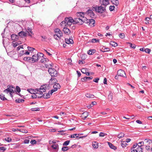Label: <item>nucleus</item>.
<instances>
[{
	"instance_id": "c03bdc74",
	"label": "nucleus",
	"mask_w": 152,
	"mask_h": 152,
	"mask_svg": "<svg viewBox=\"0 0 152 152\" xmlns=\"http://www.w3.org/2000/svg\"><path fill=\"white\" fill-rule=\"evenodd\" d=\"M119 36L120 38L123 39L124 38L125 35L124 34L121 33L119 35Z\"/></svg>"
},
{
	"instance_id": "20e7f679",
	"label": "nucleus",
	"mask_w": 152,
	"mask_h": 152,
	"mask_svg": "<svg viewBox=\"0 0 152 152\" xmlns=\"http://www.w3.org/2000/svg\"><path fill=\"white\" fill-rule=\"evenodd\" d=\"M55 34L53 35L54 38L58 40L63 36L62 31L58 28H56L54 29Z\"/></svg>"
},
{
	"instance_id": "c9c22d12",
	"label": "nucleus",
	"mask_w": 152,
	"mask_h": 152,
	"mask_svg": "<svg viewBox=\"0 0 152 152\" xmlns=\"http://www.w3.org/2000/svg\"><path fill=\"white\" fill-rule=\"evenodd\" d=\"M136 150L137 152H142V148L141 147H137Z\"/></svg>"
},
{
	"instance_id": "338daca9",
	"label": "nucleus",
	"mask_w": 152,
	"mask_h": 152,
	"mask_svg": "<svg viewBox=\"0 0 152 152\" xmlns=\"http://www.w3.org/2000/svg\"><path fill=\"white\" fill-rule=\"evenodd\" d=\"M77 75H78V76L79 77H80L81 75V73L80 72H79L78 71H77Z\"/></svg>"
},
{
	"instance_id": "4d7b16f0",
	"label": "nucleus",
	"mask_w": 152,
	"mask_h": 152,
	"mask_svg": "<svg viewBox=\"0 0 152 152\" xmlns=\"http://www.w3.org/2000/svg\"><path fill=\"white\" fill-rule=\"evenodd\" d=\"M27 91L31 93H34V90L32 89H28Z\"/></svg>"
},
{
	"instance_id": "2eb2a0df",
	"label": "nucleus",
	"mask_w": 152,
	"mask_h": 152,
	"mask_svg": "<svg viewBox=\"0 0 152 152\" xmlns=\"http://www.w3.org/2000/svg\"><path fill=\"white\" fill-rule=\"evenodd\" d=\"M65 42L66 43L68 44H73V41L72 40V37H70L69 39L66 38L65 39Z\"/></svg>"
},
{
	"instance_id": "0e129e2a",
	"label": "nucleus",
	"mask_w": 152,
	"mask_h": 152,
	"mask_svg": "<svg viewBox=\"0 0 152 152\" xmlns=\"http://www.w3.org/2000/svg\"><path fill=\"white\" fill-rule=\"evenodd\" d=\"M103 83L104 84H107V79L106 78H104Z\"/></svg>"
},
{
	"instance_id": "412c9836",
	"label": "nucleus",
	"mask_w": 152,
	"mask_h": 152,
	"mask_svg": "<svg viewBox=\"0 0 152 152\" xmlns=\"http://www.w3.org/2000/svg\"><path fill=\"white\" fill-rule=\"evenodd\" d=\"M88 113L87 112H84L82 115L83 118L85 120L88 116Z\"/></svg>"
},
{
	"instance_id": "680f3d73",
	"label": "nucleus",
	"mask_w": 152,
	"mask_h": 152,
	"mask_svg": "<svg viewBox=\"0 0 152 152\" xmlns=\"http://www.w3.org/2000/svg\"><path fill=\"white\" fill-rule=\"evenodd\" d=\"M29 140H24V143L25 144H28L29 142Z\"/></svg>"
},
{
	"instance_id": "a211bd4d",
	"label": "nucleus",
	"mask_w": 152,
	"mask_h": 152,
	"mask_svg": "<svg viewBox=\"0 0 152 152\" xmlns=\"http://www.w3.org/2000/svg\"><path fill=\"white\" fill-rule=\"evenodd\" d=\"M107 143H108V144L109 146L110 147L114 150H115L117 149V148L114 145L112 144L110 142H107Z\"/></svg>"
},
{
	"instance_id": "f704fd0d",
	"label": "nucleus",
	"mask_w": 152,
	"mask_h": 152,
	"mask_svg": "<svg viewBox=\"0 0 152 152\" xmlns=\"http://www.w3.org/2000/svg\"><path fill=\"white\" fill-rule=\"evenodd\" d=\"M144 141H142L139 142L137 144L138 145V147H141L142 146H143L144 145Z\"/></svg>"
},
{
	"instance_id": "603ef678",
	"label": "nucleus",
	"mask_w": 152,
	"mask_h": 152,
	"mask_svg": "<svg viewBox=\"0 0 152 152\" xmlns=\"http://www.w3.org/2000/svg\"><path fill=\"white\" fill-rule=\"evenodd\" d=\"M31 97L32 98L35 99L37 98L36 93L32 95L31 96Z\"/></svg>"
},
{
	"instance_id": "6ab92c4d",
	"label": "nucleus",
	"mask_w": 152,
	"mask_h": 152,
	"mask_svg": "<svg viewBox=\"0 0 152 152\" xmlns=\"http://www.w3.org/2000/svg\"><path fill=\"white\" fill-rule=\"evenodd\" d=\"M57 82V80L54 77H52L50 79V81L49 82L51 84H53V83H56Z\"/></svg>"
},
{
	"instance_id": "4be33fe9",
	"label": "nucleus",
	"mask_w": 152,
	"mask_h": 152,
	"mask_svg": "<svg viewBox=\"0 0 152 152\" xmlns=\"http://www.w3.org/2000/svg\"><path fill=\"white\" fill-rule=\"evenodd\" d=\"M11 37L12 39L14 40H17L18 39V36L16 35L15 34H13L12 35Z\"/></svg>"
},
{
	"instance_id": "aec40b11",
	"label": "nucleus",
	"mask_w": 152,
	"mask_h": 152,
	"mask_svg": "<svg viewBox=\"0 0 152 152\" xmlns=\"http://www.w3.org/2000/svg\"><path fill=\"white\" fill-rule=\"evenodd\" d=\"M93 78V77L92 76L90 77H85L81 79L82 81H87L88 80H90Z\"/></svg>"
},
{
	"instance_id": "b1692460",
	"label": "nucleus",
	"mask_w": 152,
	"mask_h": 152,
	"mask_svg": "<svg viewBox=\"0 0 152 152\" xmlns=\"http://www.w3.org/2000/svg\"><path fill=\"white\" fill-rule=\"evenodd\" d=\"M92 145L94 148L96 149L98 147V143L96 142H93Z\"/></svg>"
},
{
	"instance_id": "9b49d317",
	"label": "nucleus",
	"mask_w": 152,
	"mask_h": 152,
	"mask_svg": "<svg viewBox=\"0 0 152 152\" xmlns=\"http://www.w3.org/2000/svg\"><path fill=\"white\" fill-rule=\"evenodd\" d=\"M117 75H118V76H122L123 77H126V75L125 72L121 69L118 70L117 73Z\"/></svg>"
},
{
	"instance_id": "72a5a7b5",
	"label": "nucleus",
	"mask_w": 152,
	"mask_h": 152,
	"mask_svg": "<svg viewBox=\"0 0 152 152\" xmlns=\"http://www.w3.org/2000/svg\"><path fill=\"white\" fill-rule=\"evenodd\" d=\"M0 97L1 100H7V99L5 97L4 94H1L0 95Z\"/></svg>"
},
{
	"instance_id": "e433bc0d",
	"label": "nucleus",
	"mask_w": 152,
	"mask_h": 152,
	"mask_svg": "<svg viewBox=\"0 0 152 152\" xmlns=\"http://www.w3.org/2000/svg\"><path fill=\"white\" fill-rule=\"evenodd\" d=\"M69 149L68 147L65 146L63 147L62 148V150L63 151H67Z\"/></svg>"
},
{
	"instance_id": "39448f33",
	"label": "nucleus",
	"mask_w": 152,
	"mask_h": 152,
	"mask_svg": "<svg viewBox=\"0 0 152 152\" xmlns=\"http://www.w3.org/2000/svg\"><path fill=\"white\" fill-rule=\"evenodd\" d=\"M144 144L145 146L146 149L148 151L150 150L151 146L152 145V141L149 139H146L144 140Z\"/></svg>"
},
{
	"instance_id": "bb28decb",
	"label": "nucleus",
	"mask_w": 152,
	"mask_h": 152,
	"mask_svg": "<svg viewBox=\"0 0 152 152\" xmlns=\"http://www.w3.org/2000/svg\"><path fill=\"white\" fill-rule=\"evenodd\" d=\"M86 97L89 98H93L94 97V95L89 93L86 94Z\"/></svg>"
},
{
	"instance_id": "864d4df0",
	"label": "nucleus",
	"mask_w": 152,
	"mask_h": 152,
	"mask_svg": "<svg viewBox=\"0 0 152 152\" xmlns=\"http://www.w3.org/2000/svg\"><path fill=\"white\" fill-rule=\"evenodd\" d=\"M115 7L114 6H111L110 7V10L111 11H113L114 10Z\"/></svg>"
},
{
	"instance_id": "423d86ee",
	"label": "nucleus",
	"mask_w": 152,
	"mask_h": 152,
	"mask_svg": "<svg viewBox=\"0 0 152 152\" xmlns=\"http://www.w3.org/2000/svg\"><path fill=\"white\" fill-rule=\"evenodd\" d=\"M92 10H95L96 12L100 13H104L106 11L105 7H102V6L93 7H92Z\"/></svg>"
},
{
	"instance_id": "c85d7f7f",
	"label": "nucleus",
	"mask_w": 152,
	"mask_h": 152,
	"mask_svg": "<svg viewBox=\"0 0 152 152\" xmlns=\"http://www.w3.org/2000/svg\"><path fill=\"white\" fill-rule=\"evenodd\" d=\"M111 1L112 2L113 4H115L116 5H118L119 4V1L118 0H111Z\"/></svg>"
},
{
	"instance_id": "bf43d9fd",
	"label": "nucleus",
	"mask_w": 152,
	"mask_h": 152,
	"mask_svg": "<svg viewBox=\"0 0 152 152\" xmlns=\"http://www.w3.org/2000/svg\"><path fill=\"white\" fill-rule=\"evenodd\" d=\"M6 150V148L4 147H0V150H2L3 151H4Z\"/></svg>"
},
{
	"instance_id": "69168bd1",
	"label": "nucleus",
	"mask_w": 152,
	"mask_h": 152,
	"mask_svg": "<svg viewBox=\"0 0 152 152\" xmlns=\"http://www.w3.org/2000/svg\"><path fill=\"white\" fill-rule=\"evenodd\" d=\"M46 52V53L49 56H51L52 55V54H50V53L48 52L47 50H44Z\"/></svg>"
},
{
	"instance_id": "5fc2aeb1",
	"label": "nucleus",
	"mask_w": 152,
	"mask_h": 152,
	"mask_svg": "<svg viewBox=\"0 0 152 152\" xmlns=\"http://www.w3.org/2000/svg\"><path fill=\"white\" fill-rule=\"evenodd\" d=\"M28 50L30 51H33L34 49V48L30 47H28Z\"/></svg>"
},
{
	"instance_id": "f3484780",
	"label": "nucleus",
	"mask_w": 152,
	"mask_h": 152,
	"mask_svg": "<svg viewBox=\"0 0 152 152\" xmlns=\"http://www.w3.org/2000/svg\"><path fill=\"white\" fill-rule=\"evenodd\" d=\"M18 35L19 36L21 37H26L27 35V33H26V32H24L23 31H21L19 32L18 33Z\"/></svg>"
},
{
	"instance_id": "7c9ffc66",
	"label": "nucleus",
	"mask_w": 152,
	"mask_h": 152,
	"mask_svg": "<svg viewBox=\"0 0 152 152\" xmlns=\"http://www.w3.org/2000/svg\"><path fill=\"white\" fill-rule=\"evenodd\" d=\"M31 60V57H24L23 58L24 60L29 62H30Z\"/></svg>"
},
{
	"instance_id": "393cba45",
	"label": "nucleus",
	"mask_w": 152,
	"mask_h": 152,
	"mask_svg": "<svg viewBox=\"0 0 152 152\" xmlns=\"http://www.w3.org/2000/svg\"><path fill=\"white\" fill-rule=\"evenodd\" d=\"M51 147L53 148V149L56 150L58 149V144H55L52 145L51 146Z\"/></svg>"
},
{
	"instance_id": "09e8293b",
	"label": "nucleus",
	"mask_w": 152,
	"mask_h": 152,
	"mask_svg": "<svg viewBox=\"0 0 152 152\" xmlns=\"http://www.w3.org/2000/svg\"><path fill=\"white\" fill-rule=\"evenodd\" d=\"M87 69L83 68L81 70V71L82 73L84 74H86L87 72Z\"/></svg>"
},
{
	"instance_id": "6e6d98bb",
	"label": "nucleus",
	"mask_w": 152,
	"mask_h": 152,
	"mask_svg": "<svg viewBox=\"0 0 152 152\" xmlns=\"http://www.w3.org/2000/svg\"><path fill=\"white\" fill-rule=\"evenodd\" d=\"M16 89L17 91L18 92H20V88L18 86H17L16 87Z\"/></svg>"
},
{
	"instance_id": "f257e3e1",
	"label": "nucleus",
	"mask_w": 152,
	"mask_h": 152,
	"mask_svg": "<svg viewBox=\"0 0 152 152\" xmlns=\"http://www.w3.org/2000/svg\"><path fill=\"white\" fill-rule=\"evenodd\" d=\"M75 18L74 20L72 17H69V18H65V20L62 21L61 23V26H70L72 25V23L73 24H76L78 23L80 24V17H77Z\"/></svg>"
},
{
	"instance_id": "79ce46f5",
	"label": "nucleus",
	"mask_w": 152,
	"mask_h": 152,
	"mask_svg": "<svg viewBox=\"0 0 152 152\" xmlns=\"http://www.w3.org/2000/svg\"><path fill=\"white\" fill-rule=\"evenodd\" d=\"M127 145L126 142L123 141L121 143V145L123 148L126 147Z\"/></svg>"
},
{
	"instance_id": "3c124183",
	"label": "nucleus",
	"mask_w": 152,
	"mask_h": 152,
	"mask_svg": "<svg viewBox=\"0 0 152 152\" xmlns=\"http://www.w3.org/2000/svg\"><path fill=\"white\" fill-rule=\"evenodd\" d=\"M30 143L32 145L36 144L37 142L35 140H33L31 141Z\"/></svg>"
},
{
	"instance_id": "774afa93",
	"label": "nucleus",
	"mask_w": 152,
	"mask_h": 152,
	"mask_svg": "<svg viewBox=\"0 0 152 152\" xmlns=\"http://www.w3.org/2000/svg\"><path fill=\"white\" fill-rule=\"evenodd\" d=\"M136 122L137 123L139 124H141L142 123V122L141 121L139 120H137L136 121Z\"/></svg>"
},
{
	"instance_id": "c756f323",
	"label": "nucleus",
	"mask_w": 152,
	"mask_h": 152,
	"mask_svg": "<svg viewBox=\"0 0 152 152\" xmlns=\"http://www.w3.org/2000/svg\"><path fill=\"white\" fill-rule=\"evenodd\" d=\"M110 44L112 46H114V47L117 46L118 45V44L116 43L113 41H111L110 42Z\"/></svg>"
},
{
	"instance_id": "2f4dec72",
	"label": "nucleus",
	"mask_w": 152,
	"mask_h": 152,
	"mask_svg": "<svg viewBox=\"0 0 152 152\" xmlns=\"http://www.w3.org/2000/svg\"><path fill=\"white\" fill-rule=\"evenodd\" d=\"M20 43H18V42H15L14 41H13L12 42V45L14 47H16L18 45H19L20 44Z\"/></svg>"
},
{
	"instance_id": "49530a36",
	"label": "nucleus",
	"mask_w": 152,
	"mask_h": 152,
	"mask_svg": "<svg viewBox=\"0 0 152 152\" xmlns=\"http://www.w3.org/2000/svg\"><path fill=\"white\" fill-rule=\"evenodd\" d=\"M128 43L130 45V47H131L132 48H135L136 45L135 44H132V43L129 42Z\"/></svg>"
},
{
	"instance_id": "37998d69",
	"label": "nucleus",
	"mask_w": 152,
	"mask_h": 152,
	"mask_svg": "<svg viewBox=\"0 0 152 152\" xmlns=\"http://www.w3.org/2000/svg\"><path fill=\"white\" fill-rule=\"evenodd\" d=\"M5 141H7L8 142H10L12 141V139L10 137H7L5 138Z\"/></svg>"
},
{
	"instance_id": "dca6fc26",
	"label": "nucleus",
	"mask_w": 152,
	"mask_h": 152,
	"mask_svg": "<svg viewBox=\"0 0 152 152\" xmlns=\"http://www.w3.org/2000/svg\"><path fill=\"white\" fill-rule=\"evenodd\" d=\"M51 91H50L48 92V93H45L44 94H43V97L45 99H46L50 97V95H51L52 94H50Z\"/></svg>"
},
{
	"instance_id": "f8f14e48",
	"label": "nucleus",
	"mask_w": 152,
	"mask_h": 152,
	"mask_svg": "<svg viewBox=\"0 0 152 152\" xmlns=\"http://www.w3.org/2000/svg\"><path fill=\"white\" fill-rule=\"evenodd\" d=\"M31 61L32 62H34L36 61H37L39 59V54L38 53L37 55H33L32 57H31Z\"/></svg>"
},
{
	"instance_id": "58836bf2",
	"label": "nucleus",
	"mask_w": 152,
	"mask_h": 152,
	"mask_svg": "<svg viewBox=\"0 0 152 152\" xmlns=\"http://www.w3.org/2000/svg\"><path fill=\"white\" fill-rule=\"evenodd\" d=\"M99 39H93L91 40V42L92 43L99 42Z\"/></svg>"
},
{
	"instance_id": "13d9d810",
	"label": "nucleus",
	"mask_w": 152,
	"mask_h": 152,
	"mask_svg": "<svg viewBox=\"0 0 152 152\" xmlns=\"http://www.w3.org/2000/svg\"><path fill=\"white\" fill-rule=\"evenodd\" d=\"M21 132L26 133H28V131L26 129H22L21 130Z\"/></svg>"
},
{
	"instance_id": "7ed1b4c3",
	"label": "nucleus",
	"mask_w": 152,
	"mask_h": 152,
	"mask_svg": "<svg viewBox=\"0 0 152 152\" xmlns=\"http://www.w3.org/2000/svg\"><path fill=\"white\" fill-rule=\"evenodd\" d=\"M46 88L45 85L41 86L39 88H37L35 89V91H37L38 92L36 93L37 96L38 98H40L43 97V92L46 91Z\"/></svg>"
},
{
	"instance_id": "a18cd8bd",
	"label": "nucleus",
	"mask_w": 152,
	"mask_h": 152,
	"mask_svg": "<svg viewBox=\"0 0 152 152\" xmlns=\"http://www.w3.org/2000/svg\"><path fill=\"white\" fill-rule=\"evenodd\" d=\"M47 60H48V59L46 58H43V59H41V62L42 63H45V62L47 61Z\"/></svg>"
},
{
	"instance_id": "f03ea898",
	"label": "nucleus",
	"mask_w": 152,
	"mask_h": 152,
	"mask_svg": "<svg viewBox=\"0 0 152 152\" xmlns=\"http://www.w3.org/2000/svg\"><path fill=\"white\" fill-rule=\"evenodd\" d=\"M76 15L77 17H80V24L82 25L83 23H88L91 26L93 25L95 23V21L93 19H87L86 18L84 17V14L83 12H78L76 13Z\"/></svg>"
},
{
	"instance_id": "ddd939ff",
	"label": "nucleus",
	"mask_w": 152,
	"mask_h": 152,
	"mask_svg": "<svg viewBox=\"0 0 152 152\" xmlns=\"http://www.w3.org/2000/svg\"><path fill=\"white\" fill-rule=\"evenodd\" d=\"M109 0H99L100 3L102 5L106 6L109 4Z\"/></svg>"
},
{
	"instance_id": "ea45409f",
	"label": "nucleus",
	"mask_w": 152,
	"mask_h": 152,
	"mask_svg": "<svg viewBox=\"0 0 152 152\" xmlns=\"http://www.w3.org/2000/svg\"><path fill=\"white\" fill-rule=\"evenodd\" d=\"M107 135V134L104 132H101L99 134V136L100 137H103Z\"/></svg>"
},
{
	"instance_id": "0eeeda50",
	"label": "nucleus",
	"mask_w": 152,
	"mask_h": 152,
	"mask_svg": "<svg viewBox=\"0 0 152 152\" xmlns=\"http://www.w3.org/2000/svg\"><path fill=\"white\" fill-rule=\"evenodd\" d=\"M14 87L12 86L11 87L10 86L8 85L7 86V88L6 89L4 90V92L8 94L9 93L10 96L12 97L13 96L12 94L14 93L15 91L13 89Z\"/></svg>"
},
{
	"instance_id": "e2e57ef3",
	"label": "nucleus",
	"mask_w": 152,
	"mask_h": 152,
	"mask_svg": "<svg viewBox=\"0 0 152 152\" xmlns=\"http://www.w3.org/2000/svg\"><path fill=\"white\" fill-rule=\"evenodd\" d=\"M86 57V55H84L82 56L81 57L82 59L83 60H84L85 59Z\"/></svg>"
},
{
	"instance_id": "1a4fd4ad",
	"label": "nucleus",
	"mask_w": 152,
	"mask_h": 152,
	"mask_svg": "<svg viewBox=\"0 0 152 152\" xmlns=\"http://www.w3.org/2000/svg\"><path fill=\"white\" fill-rule=\"evenodd\" d=\"M83 13L84 15L89 16L91 18H94L96 17L95 15L91 10H88L85 13Z\"/></svg>"
},
{
	"instance_id": "de8ad7c7",
	"label": "nucleus",
	"mask_w": 152,
	"mask_h": 152,
	"mask_svg": "<svg viewBox=\"0 0 152 152\" xmlns=\"http://www.w3.org/2000/svg\"><path fill=\"white\" fill-rule=\"evenodd\" d=\"M151 51V50L148 48H146L144 50V51L148 53H149Z\"/></svg>"
},
{
	"instance_id": "4c0bfd02",
	"label": "nucleus",
	"mask_w": 152,
	"mask_h": 152,
	"mask_svg": "<svg viewBox=\"0 0 152 152\" xmlns=\"http://www.w3.org/2000/svg\"><path fill=\"white\" fill-rule=\"evenodd\" d=\"M124 136V134L123 133H121L118 134L117 136L118 138L120 139L123 137Z\"/></svg>"
},
{
	"instance_id": "9d476101",
	"label": "nucleus",
	"mask_w": 152,
	"mask_h": 152,
	"mask_svg": "<svg viewBox=\"0 0 152 152\" xmlns=\"http://www.w3.org/2000/svg\"><path fill=\"white\" fill-rule=\"evenodd\" d=\"M53 87L54 88L53 89H52L51 91L50 94H52L54 92L57 91L58 89L60 88L61 86L59 84L57 83L53 85Z\"/></svg>"
},
{
	"instance_id": "473e14b6",
	"label": "nucleus",
	"mask_w": 152,
	"mask_h": 152,
	"mask_svg": "<svg viewBox=\"0 0 152 152\" xmlns=\"http://www.w3.org/2000/svg\"><path fill=\"white\" fill-rule=\"evenodd\" d=\"M71 138H77L79 137V134H77L71 135L70 137Z\"/></svg>"
},
{
	"instance_id": "a19ab883",
	"label": "nucleus",
	"mask_w": 152,
	"mask_h": 152,
	"mask_svg": "<svg viewBox=\"0 0 152 152\" xmlns=\"http://www.w3.org/2000/svg\"><path fill=\"white\" fill-rule=\"evenodd\" d=\"M70 142L69 140H67L63 144V145L64 146H67L69 145Z\"/></svg>"
},
{
	"instance_id": "8fccbe9b",
	"label": "nucleus",
	"mask_w": 152,
	"mask_h": 152,
	"mask_svg": "<svg viewBox=\"0 0 152 152\" xmlns=\"http://www.w3.org/2000/svg\"><path fill=\"white\" fill-rule=\"evenodd\" d=\"M31 110L32 111H38L39 110V108H32L31 109Z\"/></svg>"
},
{
	"instance_id": "cd10ccee",
	"label": "nucleus",
	"mask_w": 152,
	"mask_h": 152,
	"mask_svg": "<svg viewBox=\"0 0 152 152\" xmlns=\"http://www.w3.org/2000/svg\"><path fill=\"white\" fill-rule=\"evenodd\" d=\"M95 51L94 49L90 50L88 51L87 53L89 55H92L95 52Z\"/></svg>"
},
{
	"instance_id": "052dcab7",
	"label": "nucleus",
	"mask_w": 152,
	"mask_h": 152,
	"mask_svg": "<svg viewBox=\"0 0 152 152\" xmlns=\"http://www.w3.org/2000/svg\"><path fill=\"white\" fill-rule=\"evenodd\" d=\"M99 80V78H97L94 79L93 81L96 83H97Z\"/></svg>"
},
{
	"instance_id": "5701e85b",
	"label": "nucleus",
	"mask_w": 152,
	"mask_h": 152,
	"mask_svg": "<svg viewBox=\"0 0 152 152\" xmlns=\"http://www.w3.org/2000/svg\"><path fill=\"white\" fill-rule=\"evenodd\" d=\"M32 29L30 28H28V31H26V32L27 33V34H28L29 36H31L32 34H33V32L31 31Z\"/></svg>"
},
{
	"instance_id": "6e6552de",
	"label": "nucleus",
	"mask_w": 152,
	"mask_h": 152,
	"mask_svg": "<svg viewBox=\"0 0 152 152\" xmlns=\"http://www.w3.org/2000/svg\"><path fill=\"white\" fill-rule=\"evenodd\" d=\"M48 72L52 77H56L58 74L57 71L54 69L49 68Z\"/></svg>"
},
{
	"instance_id": "a878e982",
	"label": "nucleus",
	"mask_w": 152,
	"mask_h": 152,
	"mask_svg": "<svg viewBox=\"0 0 152 152\" xmlns=\"http://www.w3.org/2000/svg\"><path fill=\"white\" fill-rule=\"evenodd\" d=\"M113 94V93L110 92L108 95V99L110 101H111L112 99Z\"/></svg>"
},
{
	"instance_id": "4468645a",
	"label": "nucleus",
	"mask_w": 152,
	"mask_h": 152,
	"mask_svg": "<svg viewBox=\"0 0 152 152\" xmlns=\"http://www.w3.org/2000/svg\"><path fill=\"white\" fill-rule=\"evenodd\" d=\"M63 31L64 34L67 35H69L71 32L70 30L66 27L64 28Z\"/></svg>"
}]
</instances>
